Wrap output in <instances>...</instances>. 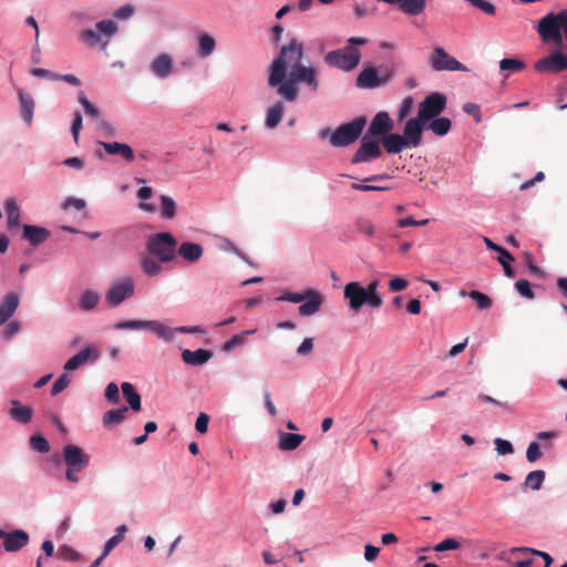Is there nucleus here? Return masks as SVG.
<instances>
[{
    "label": "nucleus",
    "mask_w": 567,
    "mask_h": 567,
    "mask_svg": "<svg viewBox=\"0 0 567 567\" xmlns=\"http://www.w3.org/2000/svg\"><path fill=\"white\" fill-rule=\"evenodd\" d=\"M426 7L425 0H401L400 10L408 16H419Z\"/></svg>",
    "instance_id": "58836bf2"
},
{
    "label": "nucleus",
    "mask_w": 567,
    "mask_h": 567,
    "mask_svg": "<svg viewBox=\"0 0 567 567\" xmlns=\"http://www.w3.org/2000/svg\"><path fill=\"white\" fill-rule=\"evenodd\" d=\"M499 68L503 71H520L525 68V63L518 59L505 58L501 60Z\"/></svg>",
    "instance_id": "603ef678"
},
{
    "label": "nucleus",
    "mask_w": 567,
    "mask_h": 567,
    "mask_svg": "<svg viewBox=\"0 0 567 567\" xmlns=\"http://www.w3.org/2000/svg\"><path fill=\"white\" fill-rule=\"evenodd\" d=\"M121 390L128 404L127 408L134 412L140 411L142 406V399L134 385L130 382H123L121 384Z\"/></svg>",
    "instance_id": "2f4dec72"
},
{
    "label": "nucleus",
    "mask_w": 567,
    "mask_h": 567,
    "mask_svg": "<svg viewBox=\"0 0 567 567\" xmlns=\"http://www.w3.org/2000/svg\"><path fill=\"white\" fill-rule=\"evenodd\" d=\"M367 42L368 40L365 38L351 37L348 39L349 45L328 52L324 56V62L329 66L344 72L352 71L359 65L361 60V53L358 47L364 45Z\"/></svg>",
    "instance_id": "20e7f679"
},
{
    "label": "nucleus",
    "mask_w": 567,
    "mask_h": 567,
    "mask_svg": "<svg viewBox=\"0 0 567 567\" xmlns=\"http://www.w3.org/2000/svg\"><path fill=\"white\" fill-rule=\"evenodd\" d=\"M166 330L165 337H161L164 342H172L176 333L204 334L206 330L202 326H178L171 328L164 323Z\"/></svg>",
    "instance_id": "c756f323"
},
{
    "label": "nucleus",
    "mask_w": 567,
    "mask_h": 567,
    "mask_svg": "<svg viewBox=\"0 0 567 567\" xmlns=\"http://www.w3.org/2000/svg\"><path fill=\"white\" fill-rule=\"evenodd\" d=\"M213 357V352L206 349H197V350H188L185 349L182 351V359L186 364L193 367H199L207 363Z\"/></svg>",
    "instance_id": "b1692460"
},
{
    "label": "nucleus",
    "mask_w": 567,
    "mask_h": 567,
    "mask_svg": "<svg viewBox=\"0 0 567 567\" xmlns=\"http://www.w3.org/2000/svg\"><path fill=\"white\" fill-rule=\"evenodd\" d=\"M141 267L143 272L148 277L157 276L163 269L159 262L148 257H144L142 259Z\"/></svg>",
    "instance_id": "c03bdc74"
},
{
    "label": "nucleus",
    "mask_w": 567,
    "mask_h": 567,
    "mask_svg": "<svg viewBox=\"0 0 567 567\" xmlns=\"http://www.w3.org/2000/svg\"><path fill=\"white\" fill-rule=\"evenodd\" d=\"M177 240L171 233H157L146 241L147 252L161 262H171L175 259Z\"/></svg>",
    "instance_id": "0eeeda50"
},
{
    "label": "nucleus",
    "mask_w": 567,
    "mask_h": 567,
    "mask_svg": "<svg viewBox=\"0 0 567 567\" xmlns=\"http://www.w3.org/2000/svg\"><path fill=\"white\" fill-rule=\"evenodd\" d=\"M305 45L297 38L282 45L269 66L267 84L286 102H295L299 96V84L309 92L319 90L318 69L303 64Z\"/></svg>",
    "instance_id": "f257e3e1"
},
{
    "label": "nucleus",
    "mask_w": 567,
    "mask_h": 567,
    "mask_svg": "<svg viewBox=\"0 0 567 567\" xmlns=\"http://www.w3.org/2000/svg\"><path fill=\"white\" fill-rule=\"evenodd\" d=\"M198 49L197 54L202 59L210 56L216 50V40L209 33H199L197 38Z\"/></svg>",
    "instance_id": "473e14b6"
},
{
    "label": "nucleus",
    "mask_w": 567,
    "mask_h": 567,
    "mask_svg": "<svg viewBox=\"0 0 567 567\" xmlns=\"http://www.w3.org/2000/svg\"><path fill=\"white\" fill-rule=\"evenodd\" d=\"M117 31V23L112 19H105L96 22L94 29L81 31L80 39L90 47H100L104 50Z\"/></svg>",
    "instance_id": "423d86ee"
},
{
    "label": "nucleus",
    "mask_w": 567,
    "mask_h": 567,
    "mask_svg": "<svg viewBox=\"0 0 567 567\" xmlns=\"http://www.w3.org/2000/svg\"><path fill=\"white\" fill-rule=\"evenodd\" d=\"M380 70L381 75L374 66L363 68L357 76L355 85L360 89H377L385 85L394 76V70L389 66H380Z\"/></svg>",
    "instance_id": "1a4fd4ad"
},
{
    "label": "nucleus",
    "mask_w": 567,
    "mask_h": 567,
    "mask_svg": "<svg viewBox=\"0 0 567 567\" xmlns=\"http://www.w3.org/2000/svg\"><path fill=\"white\" fill-rule=\"evenodd\" d=\"M30 447L41 454L50 451V443L42 434H33L29 440Z\"/></svg>",
    "instance_id": "37998d69"
},
{
    "label": "nucleus",
    "mask_w": 567,
    "mask_h": 567,
    "mask_svg": "<svg viewBox=\"0 0 567 567\" xmlns=\"http://www.w3.org/2000/svg\"><path fill=\"white\" fill-rule=\"evenodd\" d=\"M63 463L66 465L65 480L69 483L78 484L80 482L79 473L89 466L90 456L82 447L66 444L63 446Z\"/></svg>",
    "instance_id": "39448f33"
},
{
    "label": "nucleus",
    "mask_w": 567,
    "mask_h": 567,
    "mask_svg": "<svg viewBox=\"0 0 567 567\" xmlns=\"http://www.w3.org/2000/svg\"><path fill=\"white\" fill-rule=\"evenodd\" d=\"M208 422H209V415L202 412L199 413L196 422H195V429L199 433H206L208 430Z\"/></svg>",
    "instance_id": "774afa93"
},
{
    "label": "nucleus",
    "mask_w": 567,
    "mask_h": 567,
    "mask_svg": "<svg viewBox=\"0 0 567 567\" xmlns=\"http://www.w3.org/2000/svg\"><path fill=\"white\" fill-rule=\"evenodd\" d=\"M365 125V116H359L341 124L333 132L329 127H323L319 131L318 136L321 140L329 138V143L333 147H347L359 140Z\"/></svg>",
    "instance_id": "7ed1b4c3"
},
{
    "label": "nucleus",
    "mask_w": 567,
    "mask_h": 567,
    "mask_svg": "<svg viewBox=\"0 0 567 567\" xmlns=\"http://www.w3.org/2000/svg\"><path fill=\"white\" fill-rule=\"evenodd\" d=\"M382 145L389 154H399L408 146L405 138L400 134L389 133L381 138Z\"/></svg>",
    "instance_id": "cd10ccee"
},
{
    "label": "nucleus",
    "mask_w": 567,
    "mask_h": 567,
    "mask_svg": "<svg viewBox=\"0 0 567 567\" xmlns=\"http://www.w3.org/2000/svg\"><path fill=\"white\" fill-rule=\"evenodd\" d=\"M101 300V295L94 290H84L79 299V307L84 311H92L96 308Z\"/></svg>",
    "instance_id": "c9c22d12"
},
{
    "label": "nucleus",
    "mask_w": 567,
    "mask_h": 567,
    "mask_svg": "<svg viewBox=\"0 0 567 567\" xmlns=\"http://www.w3.org/2000/svg\"><path fill=\"white\" fill-rule=\"evenodd\" d=\"M58 556L63 560L78 561L81 559V554L70 545H61L58 548Z\"/></svg>",
    "instance_id": "de8ad7c7"
},
{
    "label": "nucleus",
    "mask_w": 567,
    "mask_h": 567,
    "mask_svg": "<svg viewBox=\"0 0 567 567\" xmlns=\"http://www.w3.org/2000/svg\"><path fill=\"white\" fill-rule=\"evenodd\" d=\"M460 547V542L455 538H445L434 546L435 551L453 550Z\"/></svg>",
    "instance_id": "680f3d73"
},
{
    "label": "nucleus",
    "mask_w": 567,
    "mask_h": 567,
    "mask_svg": "<svg viewBox=\"0 0 567 567\" xmlns=\"http://www.w3.org/2000/svg\"><path fill=\"white\" fill-rule=\"evenodd\" d=\"M100 358V351L96 348L85 347L73 357H71L65 363L63 369L65 371H74L84 365L89 361H96Z\"/></svg>",
    "instance_id": "a211bd4d"
},
{
    "label": "nucleus",
    "mask_w": 567,
    "mask_h": 567,
    "mask_svg": "<svg viewBox=\"0 0 567 567\" xmlns=\"http://www.w3.org/2000/svg\"><path fill=\"white\" fill-rule=\"evenodd\" d=\"M382 151L379 146V143L372 140V136L365 134L361 140L360 147L353 154L351 162L353 164L369 163L380 157Z\"/></svg>",
    "instance_id": "ddd939ff"
},
{
    "label": "nucleus",
    "mask_w": 567,
    "mask_h": 567,
    "mask_svg": "<svg viewBox=\"0 0 567 567\" xmlns=\"http://www.w3.org/2000/svg\"><path fill=\"white\" fill-rule=\"evenodd\" d=\"M135 12V9L131 4H124L115 10L114 18L120 20H126L131 18Z\"/></svg>",
    "instance_id": "69168bd1"
},
{
    "label": "nucleus",
    "mask_w": 567,
    "mask_h": 567,
    "mask_svg": "<svg viewBox=\"0 0 567 567\" xmlns=\"http://www.w3.org/2000/svg\"><path fill=\"white\" fill-rule=\"evenodd\" d=\"M451 125L450 118L437 116L426 123V130L432 131L437 136H444L450 132Z\"/></svg>",
    "instance_id": "4c0bfd02"
},
{
    "label": "nucleus",
    "mask_w": 567,
    "mask_h": 567,
    "mask_svg": "<svg viewBox=\"0 0 567 567\" xmlns=\"http://www.w3.org/2000/svg\"><path fill=\"white\" fill-rule=\"evenodd\" d=\"M446 102V96L443 93L433 92L420 103L416 116L427 123L437 117L445 110Z\"/></svg>",
    "instance_id": "9d476101"
},
{
    "label": "nucleus",
    "mask_w": 567,
    "mask_h": 567,
    "mask_svg": "<svg viewBox=\"0 0 567 567\" xmlns=\"http://www.w3.org/2000/svg\"><path fill=\"white\" fill-rule=\"evenodd\" d=\"M413 103L414 100L412 96H408L402 101L400 109L398 111V120L402 121L409 115V113L412 110Z\"/></svg>",
    "instance_id": "e2e57ef3"
},
{
    "label": "nucleus",
    "mask_w": 567,
    "mask_h": 567,
    "mask_svg": "<svg viewBox=\"0 0 567 567\" xmlns=\"http://www.w3.org/2000/svg\"><path fill=\"white\" fill-rule=\"evenodd\" d=\"M468 297L476 302L481 310H486L492 307V299L481 291L472 290L468 292Z\"/></svg>",
    "instance_id": "8fccbe9b"
},
{
    "label": "nucleus",
    "mask_w": 567,
    "mask_h": 567,
    "mask_svg": "<svg viewBox=\"0 0 567 567\" xmlns=\"http://www.w3.org/2000/svg\"><path fill=\"white\" fill-rule=\"evenodd\" d=\"M86 206V203L82 198H75V197H68L63 204L62 208L64 210L69 209L70 207H74L76 210H82Z\"/></svg>",
    "instance_id": "0e129e2a"
},
{
    "label": "nucleus",
    "mask_w": 567,
    "mask_h": 567,
    "mask_svg": "<svg viewBox=\"0 0 567 567\" xmlns=\"http://www.w3.org/2000/svg\"><path fill=\"white\" fill-rule=\"evenodd\" d=\"M4 209L7 213V227L9 229H14L20 226L21 220V212L20 207L14 198H8L4 202Z\"/></svg>",
    "instance_id": "7c9ffc66"
},
{
    "label": "nucleus",
    "mask_w": 567,
    "mask_h": 567,
    "mask_svg": "<svg viewBox=\"0 0 567 567\" xmlns=\"http://www.w3.org/2000/svg\"><path fill=\"white\" fill-rule=\"evenodd\" d=\"M546 473L543 470L532 471L525 477L524 486L533 491H539L545 481Z\"/></svg>",
    "instance_id": "a19ab883"
},
{
    "label": "nucleus",
    "mask_w": 567,
    "mask_h": 567,
    "mask_svg": "<svg viewBox=\"0 0 567 567\" xmlns=\"http://www.w3.org/2000/svg\"><path fill=\"white\" fill-rule=\"evenodd\" d=\"M380 281L374 279L367 287L358 281L348 282L343 288V297L349 302V309L358 313L363 306L379 309L383 305L382 296L378 292Z\"/></svg>",
    "instance_id": "f03ea898"
},
{
    "label": "nucleus",
    "mask_w": 567,
    "mask_h": 567,
    "mask_svg": "<svg viewBox=\"0 0 567 567\" xmlns=\"http://www.w3.org/2000/svg\"><path fill=\"white\" fill-rule=\"evenodd\" d=\"M394 127V122L389 115L388 112L381 111L378 112L372 121L370 122V125L368 127L367 135L372 137H383L386 134L391 133V131Z\"/></svg>",
    "instance_id": "dca6fc26"
},
{
    "label": "nucleus",
    "mask_w": 567,
    "mask_h": 567,
    "mask_svg": "<svg viewBox=\"0 0 567 567\" xmlns=\"http://www.w3.org/2000/svg\"><path fill=\"white\" fill-rule=\"evenodd\" d=\"M8 414L12 420L21 424H28L32 420L33 409L28 405H22L18 400H12L11 409Z\"/></svg>",
    "instance_id": "bb28decb"
},
{
    "label": "nucleus",
    "mask_w": 567,
    "mask_h": 567,
    "mask_svg": "<svg viewBox=\"0 0 567 567\" xmlns=\"http://www.w3.org/2000/svg\"><path fill=\"white\" fill-rule=\"evenodd\" d=\"M426 130V123L419 116L412 117L405 122L402 137L405 138L409 147H419L422 143V133Z\"/></svg>",
    "instance_id": "2eb2a0df"
},
{
    "label": "nucleus",
    "mask_w": 567,
    "mask_h": 567,
    "mask_svg": "<svg viewBox=\"0 0 567 567\" xmlns=\"http://www.w3.org/2000/svg\"><path fill=\"white\" fill-rule=\"evenodd\" d=\"M285 105L281 101L275 102L266 112L265 126L268 130L276 128L282 120Z\"/></svg>",
    "instance_id": "c85d7f7f"
},
{
    "label": "nucleus",
    "mask_w": 567,
    "mask_h": 567,
    "mask_svg": "<svg viewBox=\"0 0 567 567\" xmlns=\"http://www.w3.org/2000/svg\"><path fill=\"white\" fill-rule=\"evenodd\" d=\"M323 302L321 292L315 289H308V298L299 306L298 311L301 317H311L316 315Z\"/></svg>",
    "instance_id": "6ab92c4d"
},
{
    "label": "nucleus",
    "mask_w": 567,
    "mask_h": 567,
    "mask_svg": "<svg viewBox=\"0 0 567 567\" xmlns=\"http://www.w3.org/2000/svg\"><path fill=\"white\" fill-rule=\"evenodd\" d=\"M497 260L502 265L505 276L513 278L515 276V271L511 265L514 261L513 255L505 249L498 256Z\"/></svg>",
    "instance_id": "49530a36"
},
{
    "label": "nucleus",
    "mask_w": 567,
    "mask_h": 567,
    "mask_svg": "<svg viewBox=\"0 0 567 567\" xmlns=\"http://www.w3.org/2000/svg\"><path fill=\"white\" fill-rule=\"evenodd\" d=\"M534 68L537 72L558 73L567 70V56L561 51L555 50L549 55L539 59Z\"/></svg>",
    "instance_id": "4468645a"
},
{
    "label": "nucleus",
    "mask_w": 567,
    "mask_h": 567,
    "mask_svg": "<svg viewBox=\"0 0 567 567\" xmlns=\"http://www.w3.org/2000/svg\"><path fill=\"white\" fill-rule=\"evenodd\" d=\"M127 411V406L109 410L102 417L103 425L105 427H111L115 424L122 423L126 419Z\"/></svg>",
    "instance_id": "e433bc0d"
},
{
    "label": "nucleus",
    "mask_w": 567,
    "mask_h": 567,
    "mask_svg": "<svg viewBox=\"0 0 567 567\" xmlns=\"http://www.w3.org/2000/svg\"><path fill=\"white\" fill-rule=\"evenodd\" d=\"M542 456L540 447L538 442H530L527 451H526V458L529 463H535L538 461Z\"/></svg>",
    "instance_id": "052dcab7"
},
{
    "label": "nucleus",
    "mask_w": 567,
    "mask_h": 567,
    "mask_svg": "<svg viewBox=\"0 0 567 567\" xmlns=\"http://www.w3.org/2000/svg\"><path fill=\"white\" fill-rule=\"evenodd\" d=\"M71 383V378L66 373H62L53 383L51 389V395H58L65 390Z\"/></svg>",
    "instance_id": "6e6d98bb"
},
{
    "label": "nucleus",
    "mask_w": 567,
    "mask_h": 567,
    "mask_svg": "<svg viewBox=\"0 0 567 567\" xmlns=\"http://www.w3.org/2000/svg\"><path fill=\"white\" fill-rule=\"evenodd\" d=\"M515 288L522 297L527 298V299L535 298V293L532 289L530 282L528 280H526V279L517 280L515 282Z\"/></svg>",
    "instance_id": "5fc2aeb1"
},
{
    "label": "nucleus",
    "mask_w": 567,
    "mask_h": 567,
    "mask_svg": "<svg viewBox=\"0 0 567 567\" xmlns=\"http://www.w3.org/2000/svg\"><path fill=\"white\" fill-rule=\"evenodd\" d=\"M161 215L164 219L171 220L176 216L177 204L176 202L168 195H161Z\"/></svg>",
    "instance_id": "ea45409f"
},
{
    "label": "nucleus",
    "mask_w": 567,
    "mask_h": 567,
    "mask_svg": "<svg viewBox=\"0 0 567 567\" xmlns=\"http://www.w3.org/2000/svg\"><path fill=\"white\" fill-rule=\"evenodd\" d=\"M386 175H371L367 177L362 183H353L351 185V188L354 190H362V192H385L389 190V186H380V185H372L368 184V182H379L386 179Z\"/></svg>",
    "instance_id": "72a5a7b5"
},
{
    "label": "nucleus",
    "mask_w": 567,
    "mask_h": 567,
    "mask_svg": "<svg viewBox=\"0 0 567 567\" xmlns=\"http://www.w3.org/2000/svg\"><path fill=\"white\" fill-rule=\"evenodd\" d=\"M115 330H150L154 332L158 339L161 337H165L166 330L164 328V322L159 320H142V319H131V320H122L114 324Z\"/></svg>",
    "instance_id": "f8f14e48"
},
{
    "label": "nucleus",
    "mask_w": 567,
    "mask_h": 567,
    "mask_svg": "<svg viewBox=\"0 0 567 567\" xmlns=\"http://www.w3.org/2000/svg\"><path fill=\"white\" fill-rule=\"evenodd\" d=\"M305 441V435L296 433H279V449L281 451H293Z\"/></svg>",
    "instance_id": "f704fd0d"
},
{
    "label": "nucleus",
    "mask_w": 567,
    "mask_h": 567,
    "mask_svg": "<svg viewBox=\"0 0 567 567\" xmlns=\"http://www.w3.org/2000/svg\"><path fill=\"white\" fill-rule=\"evenodd\" d=\"M21 330V323L17 320L10 321L3 329V338L10 339Z\"/></svg>",
    "instance_id": "338daca9"
},
{
    "label": "nucleus",
    "mask_w": 567,
    "mask_h": 567,
    "mask_svg": "<svg viewBox=\"0 0 567 567\" xmlns=\"http://www.w3.org/2000/svg\"><path fill=\"white\" fill-rule=\"evenodd\" d=\"M255 332H256V330H254V329L252 330H244V331L233 336L229 340H227L223 344L221 351L230 352L234 349L241 347L246 341V337L249 334H252Z\"/></svg>",
    "instance_id": "79ce46f5"
},
{
    "label": "nucleus",
    "mask_w": 567,
    "mask_h": 567,
    "mask_svg": "<svg viewBox=\"0 0 567 567\" xmlns=\"http://www.w3.org/2000/svg\"><path fill=\"white\" fill-rule=\"evenodd\" d=\"M78 99H79L80 104L83 106L86 115H89L91 117L100 116V110L87 100V97L83 91L79 92Z\"/></svg>",
    "instance_id": "3c124183"
},
{
    "label": "nucleus",
    "mask_w": 567,
    "mask_h": 567,
    "mask_svg": "<svg viewBox=\"0 0 567 567\" xmlns=\"http://www.w3.org/2000/svg\"><path fill=\"white\" fill-rule=\"evenodd\" d=\"M355 228L359 233H361L368 237H373L375 234V227H374L373 223L369 218H365V217H359L355 220Z\"/></svg>",
    "instance_id": "09e8293b"
},
{
    "label": "nucleus",
    "mask_w": 567,
    "mask_h": 567,
    "mask_svg": "<svg viewBox=\"0 0 567 567\" xmlns=\"http://www.w3.org/2000/svg\"><path fill=\"white\" fill-rule=\"evenodd\" d=\"M204 252V248L200 244L184 241L179 245L177 254L187 262L198 261Z\"/></svg>",
    "instance_id": "a878e982"
},
{
    "label": "nucleus",
    "mask_w": 567,
    "mask_h": 567,
    "mask_svg": "<svg viewBox=\"0 0 567 567\" xmlns=\"http://www.w3.org/2000/svg\"><path fill=\"white\" fill-rule=\"evenodd\" d=\"M18 99L21 109V117L28 125H31L35 107L34 99L22 89L18 90Z\"/></svg>",
    "instance_id": "393cba45"
},
{
    "label": "nucleus",
    "mask_w": 567,
    "mask_h": 567,
    "mask_svg": "<svg viewBox=\"0 0 567 567\" xmlns=\"http://www.w3.org/2000/svg\"><path fill=\"white\" fill-rule=\"evenodd\" d=\"M308 298V289L302 292H285L277 298L278 301H289L293 303H300Z\"/></svg>",
    "instance_id": "4d7b16f0"
},
{
    "label": "nucleus",
    "mask_w": 567,
    "mask_h": 567,
    "mask_svg": "<svg viewBox=\"0 0 567 567\" xmlns=\"http://www.w3.org/2000/svg\"><path fill=\"white\" fill-rule=\"evenodd\" d=\"M50 237V231L35 225H23L22 238L27 240L31 246H39Z\"/></svg>",
    "instance_id": "4be33fe9"
},
{
    "label": "nucleus",
    "mask_w": 567,
    "mask_h": 567,
    "mask_svg": "<svg viewBox=\"0 0 567 567\" xmlns=\"http://www.w3.org/2000/svg\"><path fill=\"white\" fill-rule=\"evenodd\" d=\"M135 293V280L130 277H121L113 280L105 292V301L111 307H118L132 298Z\"/></svg>",
    "instance_id": "6e6552de"
},
{
    "label": "nucleus",
    "mask_w": 567,
    "mask_h": 567,
    "mask_svg": "<svg viewBox=\"0 0 567 567\" xmlns=\"http://www.w3.org/2000/svg\"><path fill=\"white\" fill-rule=\"evenodd\" d=\"M29 534L22 529L10 532L3 540L6 551L14 553L22 549L29 543Z\"/></svg>",
    "instance_id": "5701e85b"
},
{
    "label": "nucleus",
    "mask_w": 567,
    "mask_h": 567,
    "mask_svg": "<svg viewBox=\"0 0 567 567\" xmlns=\"http://www.w3.org/2000/svg\"><path fill=\"white\" fill-rule=\"evenodd\" d=\"M430 66L434 71H462L467 72L466 65L451 56L442 47H435L429 60Z\"/></svg>",
    "instance_id": "9b49d317"
},
{
    "label": "nucleus",
    "mask_w": 567,
    "mask_h": 567,
    "mask_svg": "<svg viewBox=\"0 0 567 567\" xmlns=\"http://www.w3.org/2000/svg\"><path fill=\"white\" fill-rule=\"evenodd\" d=\"M148 69L153 76L159 80H165L173 73L174 59L168 53H161L153 59Z\"/></svg>",
    "instance_id": "f3484780"
},
{
    "label": "nucleus",
    "mask_w": 567,
    "mask_h": 567,
    "mask_svg": "<svg viewBox=\"0 0 567 567\" xmlns=\"http://www.w3.org/2000/svg\"><path fill=\"white\" fill-rule=\"evenodd\" d=\"M494 444H495V451L497 452L498 455H508V454L514 453V446L507 440H504L502 437H496L494 440Z\"/></svg>",
    "instance_id": "13d9d810"
},
{
    "label": "nucleus",
    "mask_w": 567,
    "mask_h": 567,
    "mask_svg": "<svg viewBox=\"0 0 567 567\" xmlns=\"http://www.w3.org/2000/svg\"><path fill=\"white\" fill-rule=\"evenodd\" d=\"M30 74L34 78L47 79L50 81H59L60 78V74L43 68H33L30 70Z\"/></svg>",
    "instance_id": "bf43d9fd"
},
{
    "label": "nucleus",
    "mask_w": 567,
    "mask_h": 567,
    "mask_svg": "<svg viewBox=\"0 0 567 567\" xmlns=\"http://www.w3.org/2000/svg\"><path fill=\"white\" fill-rule=\"evenodd\" d=\"M104 398L111 404H116L120 401V390L115 382H110L104 390Z\"/></svg>",
    "instance_id": "864d4df0"
},
{
    "label": "nucleus",
    "mask_w": 567,
    "mask_h": 567,
    "mask_svg": "<svg viewBox=\"0 0 567 567\" xmlns=\"http://www.w3.org/2000/svg\"><path fill=\"white\" fill-rule=\"evenodd\" d=\"M99 144L107 154L118 155L126 163H132L135 159L133 148L126 143L100 141Z\"/></svg>",
    "instance_id": "412c9836"
},
{
    "label": "nucleus",
    "mask_w": 567,
    "mask_h": 567,
    "mask_svg": "<svg viewBox=\"0 0 567 567\" xmlns=\"http://www.w3.org/2000/svg\"><path fill=\"white\" fill-rule=\"evenodd\" d=\"M511 553L512 554H517V553H530L535 556H538V557H542L545 561V566L544 567H550V565L553 564V557L546 553V551H542V550H538V549H534V548H530V547H513L511 548Z\"/></svg>",
    "instance_id": "a18cd8bd"
},
{
    "label": "nucleus",
    "mask_w": 567,
    "mask_h": 567,
    "mask_svg": "<svg viewBox=\"0 0 567 567\" xmlns=\"http://www.w3.org/2000/svg\"><path fill=\"white\" fill-rule=\"evenodd\" d=\"M20 303V296L16 291H10L4 295L0 302V326L8 322L14 315Z\"/></svg>",
    "instance_id": "aec40b11"
}]
</instances>
